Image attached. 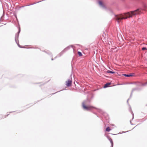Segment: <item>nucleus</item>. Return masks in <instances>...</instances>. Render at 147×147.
Segmentation results:
<instances>
[{
    "mask_svg": "<svg viewBox=\"0 0 147 147\" xmlns=\"http://www.w3.org/2000/svg\"><path fill=\"white\" fill-rule=\"evenodd\" d=\"M108 139L110 142L111 144V147H113V143L112 139L111 138L109 137H108Z\"/></svg>",
    "mask_w": 147,
    "mask_h": 147,
    "instance_id": "obj_10",
    "label": "nucleus"
},
{
    "mask_svg": "<svg viewBox=\"0 0 147 147\" xmlns=\"http://www.w3.org/2000/svg\"><path fill=\"white\" fill-rule=\"evenodd\" d=\"M130 123L131 125H132L133 124L132 123H131V121L130 120Z\"/></svg>",
    "mask_w": 147,
    "mask_h": 147,
    "instance_id": "obj_22",
    "label": "nucleus"
},
{
    "mask_svg": "<svg viewBox=\"0 0 147 147\" xmlns=\"http://www.w3.org/2000/svg\"><path fill=\"white\" fill-rule=\"evenodd\" d=\"M134 74L133 73H130L129 74H123V75L125 77H131L133 76H134Z\"/></svg>",
    "mask_w": 147,
    "mask_h": 147,
    "instance_id": "obj_9",
    "label": "nucleus"
},
{
    "mask_svg": "<svg viewBox=\"0 0 147 147\" xmlns=\"http://www.w3.org/2000/svg\"><path fill=\"white\" fill-rule=\"evenodd\" d=\"M72 84V81L70 79H68L67 81H66V85L67 86H70Z\"/></svg>",
    "mask_w": 147,
    "mask_h": 147,
    "instance_id": "obj_7",
    "label": "nucleus"
},
{
    "mask_svg": "<svg viewBox=\"0 0 147 147\" xmlns=\"http://www.w3.org/2000/svg\"><path fill=\"white\" fill-rule=\"evenodd\" d=\"M78 53L80 56H82V54L81 52L78 51Z\"/></svg>",
    "mask_w": 147,
    "mask_h": 147,
    "instance_id": "obj_17",
    "label": "nucleus"
},
{
    "mask_svg": "<svg viewBox=\"0 0 147 147\" xmlns=\"http://www.w3.org/2000/svg\"><path fill=\"white\" fill-rule=\"evenodd\" d=\"M142 13L141 10L138 9L134 11H131L124 13V14H121L119 15H115V18L118 23L121 22L122 19H125L128 18H130L132 16L140 14Z\"/></svg>",
    "mask_w": 147,
    "mask_h": 147,
    "instance_id": "obj_1",
    "label": "nucleus"
},
{
    "mask_svg": "<svg viewBox=\"0 0 147 147\" xmlns=\"http://www.w3.org/2000/svg\"><path fill=\"white\" fill-rule=\"evenodd\" d=\"M41 1H38V2H35V3H32V4H30V5H25V6H23L22 7H25V6H29V5H33L35 4L36 3H38L40 2H41Z\"/></svg>",
    "mask_w": 147,
    "mask_h": 147,
    "instance_id": "obj_13",
    "label": "nucleus"
},
{
    "mask_svg": "<svg viewBox=\"0 0 147 147\" xmlns=\"http://www.w3.org/2000/svg\"><path fill=\"white\" fill-rule=\"evenodd\" d=\"M55 94V93H53V94Z\"/></svg>",
    "mask_w": 147,
    "mask_h": 147,
    "instance_id": "obj_27",
    "label": "nucleus"
},
{
    "mask_svg": "<svg viewBox=\"0 0 147 147\" xmlns=\"http://www.w3.org/2000/svg\"><path fill=\"white\" fill-rule=\"evenodd\" d=\"M129 99H128V100H127V103H128V100H129Z\"/></svg>",
    "mask_w": 147,
    "mask_h": 147,
    "instance_id": "obj_21",
    "label": "nucleus"
},
{
    "mask_svg": "<svg viewBox=\"0 0 147 147\" xmlns=\"http://www.w3.org/2000/svg\"><path fill=\"white\" fill-rule=\"evenodd\" d=\"M73 46L72 45H70L68 46L65 48L63 50L61 53H60L59 54H58L57 56H56L55 58H56L57 57H60L61 56L63 53L67 51V50H69L70 48V47H73Z\"/></svg>",
    "mask_w": 147,
    "mask_h": 147,
    "instance_id": "obj_3",
    "label": "nucleus"
},
{
    "mask_svg": "<svg viewBox=\"0 0 147 147\" xmlns=\"http://www.w3.org/2000/svg\"><path fill=\"white\" fill-rule=\"evenodd\" d=\"M82 107L84 110L88 111H90L93 108V107L85 105L84 104L82 105Z\"/></svg>",
    "mask_w": 147,
    "mask_h": 147,
    "instance_id": "obj_4",
    "label": "nucleus"
},
{
    "mask_svg": "<svg viewBox=\"0 0 147 147\" xmlns=\"http://www.w3.org/2000/svg\"><path fill=\"white\" fill-rule=\"evenodd\" d=\"M140 90V89L138 87L133 88L132 89V91H131V95H130V98H131V96H132V92H133L134 91V90L139 91V90Z\"/></svg>",
    "mask_w": 147,
    "mask_h": 147,
    "instance_id": "obj_8",
    "label": "nucleus"
},
{
    "mask_svg": "<svg viewBox=\"0 0 147 147\" xmlns=\"http://www.w3.org/2000/svg\"><path fill=\"white\" fill-rule=\"evenodd\" d=\"M2 17V16L0 18V20H1V18Z\"/></svg>",
    "mask_w": 147,
    "mask_h": 147,
    "instance_id": "obj_24",
    "label": "nucleus"
},
{
    "mask_svg": "<svg viewBox=\"0 0 147 147\" xmlns=\"http://www.w3.org/2000/svg\"><path fill=\"white\" fill-rule=\"evenodd\" d=\"M20 32V28H19V31L16 34L15 36V40L16 43H17V40H18V37H19V34Z\"/></svg>",
    "mask_w": 147,
    "mask_h": 147,
    "instance_id": "obj_5",
    "label": "nucleus"
},
{
    "mask_svg": "<svg viewBox=\"0 0 147 147\" xmlns=\"http://www.w3.org/2000/svg\"><path fill=\"white\" fill-rule=\"evenodd\" d=\"M127 131H125V132L123 131V132L122 133H124L126 132H127Z\"/></svg>",
    "mask_w": 147,
    "mask_h": 147,
    "instance_id": "obj_23",
    "label": "nucleus"
},
{
    "mask_svg": "<svg viewBox=\"0 0 147 147\" xmlns=\"http://www.w3.org/2000/svg\"><path fill=\"white\" fill-rule=\"evenodd\" d=\"M111 84V83L110 82L108 83L105 84L104 86V88H107L109 87V86Z\"/></svg>",
    "mask_w": 147,
    "mask_h": 147,
    "instance_id": "obj_12",
    "label": "nucleus"
},
{
    "mask_svg": "<svg viewBox=\"0 0 147 147\" xmlns=\"http://www.w3.org/2000/svg\"><path fill=\"white\" fill-rule=\"evenodd\" d=\"M129 105V111L131 112V113L132 116H133V117H132V120H133L134 118V114L132 112V111L131 109V106H130V105L128 104Z\"/></svg>",
    "mask_w": 147,
    "mask_h": 147,
    "instance_id": "obj_11",
    "label": "nucleus"
},
{
    "mask_svg": "<svg viewBox=\"0 0 147 147\" xmlns=\"http://www.w3.org/2000/svg\"><path fill=\"white\" fill-rule=\"evenodd\" d=\"M53 60V59L52 58L51 59V60Z\"/></svg>",
    "mask_w": 147,
    "mask_h": 147,
    "instance_id": "obj_25",
    "label": "nucleus"
},
{
    "mask_svg": "<svg viewBox=\"0 0 147 147\" xmlns=\"http://www.w3.org/2000/svg\"><path fill=\"white\" fill-rule=\"evenodd\" d=\"M16 43L18 45L19 47L22 48V47L19 44L18 41H17V43Z\"/></svg>",
    "mask_w": 147,
    "mask_h": 147,
    "instance_id": "obj_19",
    "label": "nucleus"
},
{
    "mask_svg": "<svg viewBox=\"0 0 147 147\" xmlns=\"http://www.w3.org/2000/svg\"><path fill=\"white\" fill-rule=\"evenodd\" d=\"M147 84V82H146L144 84L140 83V85L141 86H145Z\"/></svg>",
    "mask_w": 147,
    "mask_h": 147,
    "instance_id": "obj_16",
    "label": "nucleus"
},
{
    "mask_svg": "<svg viewBox=\"0 0 147 147\" xmlns=\"http://www.w3.org/2000/svg\"><path fill=\"white\" fill-rule=\"evenodd\" d=\"M111 130L109 127H107L106 129V131L107 132H109Z\"/></svg>",
    "mask_w": 147,
    "mask_h": 147,
    "instance_id": "obj_15",
    "label": "nucleus"
},
{
    "mask_svg": "<svg viewBox=\"0 0 147 147\" xmlns=\"http://www.w3.org/2000/svg\"><path fill=\"white\" fill-rule=\"evenodd\" d=\"M93 97L94 96L93 94H90L88 96L86 100L82 102V105L84 104L85 105H88L90 103Z\"/></svg>",
    "mask_w": 147,
    "mask_h": 147,
    "instance_id": "obj_2",
    "label": "nucleus"
},
{
    "mask_svg": "<svg viewBox=\"0 0 147 147\" xmlns=\"http://www.w3.org/2000/svg\"><path fill=\"white\" fill-rule=\"evenodd\" d=\"M98 3L100 5V7H102V8L105 9H106V7L105 6V5H104L103 3L102 2L100 1H98Z\"/></svg>",
    "mask_w": 147,
    "mask_h": 147,
    "instance_id": "obj_6",
    "label": "nucleus"
},
{
    "mask_svg": "<svg viewBox=\"0 0 147 147\" xmlns=\"http://www.w3.org/2000/svg\"><path fill=\"white\" fill-rule=\"evenodd\" d=\"M9 114H7V116H4V117H3V118H5L6 117H7V116H8V115H9Z\"/></svg>",
    "mask_w": 147,
    "mask_h": 147,
    "instance_id": "obj_20",
    "label": "nucleus"
},
{
    "mask_svg": "<svg viewBox=\"0 0 147 147\" xmlns=\"http://www.w3.org/2000/svg\"><path fill=\"white\" fill-rule=\"evenodd\" d=\"M142 49L143 51L146 50H147V49L146 47H143L142 48Z\"/></svg>",
    "mask_w": 147,
    "mask_h": 147,
    "instance_id": "obj_18",
    "label": "nucleus"
},
{
    "mask_svg": "<svg viewBox=\"0 0 147 147\" xmlns=\"http://www.w3.org/2000/svg\"><path fill=\"white\" fill-rule=\"evenodd\" d=\"M107 72L108 73H110L112 74H114L115 72L114 71H111L110 70H108L107 71Z\"/></svg>",
    "mask_w": 147,
    "mask_h": 147,
    "instance_id": "obj_14",
    "label": "nucleus"
},
{
    "mask_svg": "<svg viewBox=\"0 0 147 147\" xmlns=\"http://www.w3.org/2000/svg\"><path fill=\"white\" fill-rule=\"evenodd\" d=\"M15 17L17 18V17L16 16V15H15Z\"/></svg>",
    "mask_w": 147,
    "mask_h": 147,
    "instance_id": "obj_26",
    "label": "nucleus"
}]
</instances>
